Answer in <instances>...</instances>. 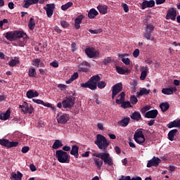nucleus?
Returning <instances> with one entry per match:
<instances>
[{
  "mask_svg": "<svg viewBox=\"0 0 180 180\" xmlns=\"http://www.w3.org/2000/svg\"><path fill=\"white\" fill-rule=\"evenodd\" d=\"M36 23L35 20L33 18H31L28 22V28L30 30H33L35 28Z\"/></svg>",
  "mask_w": 180,
  "mask_h": 180,
  "instance_id": "obj_37",
  "label": "nucleus"
},
{
  "mask_svg": "<svg viewBox=\"0 0 180 180\" xmlns=\"http://www.w3.org/2000/svg\"><path fill=\"white\" fill-rule=\"evenodd\" d=\"M77 50V44L75 42H72L71 44V51L72 52H75Z\"/></svg>",
  "mask_w": 180,
  "mask_h": 180,
  "instance_id": "obj_51",
  "label": "nucleus"
},
{
  "mask_svg": "<svg viewBox=\"0 0 180 180\" xmlns=\"http://www.w3.org/2000/svg\"><path fill=\"white\" fill-rule=\"evenodd\" d=\"M79 147L77 145H73L72 150H70V155H74L75 158H78L79 157Z\"/></svg>",
  "mask_w": 180,
  "mask_h": 180,
  "instance_id": "obj_25",
  "label": "nucleus"
},
{
  "mask_svg": "<svg viewBox=\"0 0 180 180\" xmlns=\"http://www.w3.org/2000/svg\"><path fill=\"white\" fill-rule=\"evenodd\" d=\"M170 105L169 103H162L160 104V108L162 112H165L169 108Z\"/></svg>",
  "mask_w": 180,
  "mask_h": 180,
  "instance_id": "obj_36",
  "label": "nucleus"
},
{
  "mask_svg": "<svg viewBox=\"0 0 180 180\" xmlns=\"http://www.w3.org/2000/svg\"><path fill=\"white\" fill-rule=\"evenodd\" d=\"M19 108L21 109L24 114H32L34 108L32 105H30L27 102H24L22 105H19Z\"/></svg>",
  "mask_w": 180,
  "mask_h": 180,
  "instance_id": "obj_10",
  "label": "nucleus"
},
{
  "mask_svg": "<svg viewBox=\"0 0 180 180\" xmlns=\"http://www.w3.org/2000/svg\"><path fill=\"white\" fill-rule=\"evenodd\" d=\"M48 0H25L22 7L27 9L30 6L33 4H37L38 2L39 4H44V2Z\"/></svg>",
  "mask_w": 180,
  "mask_h": 180,
  "instance_id": "obj_16",
  "label": "nucleus"
},
{
  "mask_svg": "<svg viewBox=\"0 0 180 180\" xmlns=\"http://www.w3.org/2000/svg\"><path fill=\"white\" fill-rule=\"evenodd\" d=\"M63 146V144L62 143L61 141L59 139L55 140L53 145L52 146V148L53 149H58Z\"/></svg>",
  "mask_w": 180,
  "mask_h": 180,
  "instance_id": "obj_34",
  "label": "nucleus"
},
{
  "mask_svg": "<svg viewBox=\"0 0 180 180\" xmlns=\"http://www.w3.org/2000/svg\"><path fill=\"white\" fill-rule=\"evenodd\" d=\"M98 15V13L96 11V9L95 8H91L89 10V13H88V17L90 19H94Z\"/></svg>",
  "mask_w": 180,
  "mask_h": 180,
  "instance_id": "obj_31",
  "label": "nucleus"
},
{
  "mask_svg": "<svg viewBox=\"0 0 180 180\" xmlns=\"http://www.w3.org/2000/svg\"><path fill=\"white\" fill-rule=\"evenodd\" d=\"M4 37L10 41L18 40L17 45L18 46L23 47L27 44V35L22 31H9L6 32Z\"/></svg>",
  "mask_w": 180,
  "mask_h": 180,
  "instance_id": "obj_1",
  "label": "nucleus"
},
{
  "mask_svg": "<svg viewBox=\"0 0 180 180\" xmlns=\"http://www.w3.org/2000/svg\"><path fill=\"white\" fill-rule=\"evenodd\" d=\"M11 109L7 110L5 112H3L2 120H7L11 117Z\"/></svg>",
  "mask_w": 180,
  "mask_h": 180,
  "instance_id": "obj_38",
  "label": "nucleus"
},
{
  "mask_svg": "<svg viewBox=\"0 0 180 180\" xmlns=\"http://www.w3.org/2000/svg\"><path fill=\"white\" fill-rule=\"evenodd\" d=\"M161 163V160L158 157L153 156V159L148 161L147 167L148 168H151V167H158Z\"/></svg>",
  "mask_w": 180,
  "mask_h": 180,
  "instance_id": "obj_18",
  "label": "nucleus"
},
{
  "mask_svg": "<svg viewBox=\"0 0 180 180\" xmlns=\"http://www.w3.org/2000/svg\"><path fill=\"white\" fill-rule=\"evenodd\" d=\"M30 170H31L32 172H35V171H37V167H36L35 165H33V164L30 165Z\"/></svg>",
  "mask_w": 180,
  "mask_h": 180,
  "instance_id": "obj_63",
  "label": "nucleus"
},
{
  "mask_svg": "<svg viewBox=\"0 0 180 180\" xmlns=\"http://www.w3.org/2000/svg\"><path fill=\"white\" fill-rule=\"evenodd\" d=\"M140 55V51L139 49H136L133 53L134 58H137Z\"/></svg>",
  "mask_w": 180,
  "mask_h": 180,
  "instance_id": "obj_52",
  "label": "nucleus"
},
{
  "mask_svg": "<svg viewBox=\"0 0 180 180\" xmlns=\"http://www.w3.org/2000/svg\"><path fill=\"white\" fill-rule=\"evenodd\" d=\"M55 157L60 163L69 164L70 162V155L63 150H57Z\"/></svg>",
  "mask_w": 180,
  "mask_h": 180,
  "instance_id": "obj_4",
  "label": "nucleus"
},
{
  "mask_svg": "<svg viewBox=\"0 0 180 180\" xmlns=\"http://www.w3.org/2000/svg\"><path fill=\"white\" fill-rule=\"evenodd\" d=\"M89 32H90L91 34H97L98 33H101L102 32V29H98V30H91V29H89Z\"/></svg>",
  "mask_w": 180,
  "mask_h": 180,
  "instance_id": "obj_47",
  "label": "nucleus"
},
{
  "mask_svg": "<svg viewBox=\"0 0 180 180\" xmlns=\"http://www.w3.org/2000/svg\"><path fill=\"white\" fill-rule=\"evenodd\" d=\"M176 15V10L174 8H170L167 12L166 20H169L170 19L171 20L175 21Z\"/></svg>",
  "mask_w": 180,
  "mask_h": 180,
  "instance_id": "obj_15",
  "label": "nucleus"
},
{
  "mask_svg": "<svg viewBox=\"0 0 180 180\" xmlns=\"http://www.w3.org/2000/svg\"><path fill=\"white\" fill-rule=\"evenodd\" d=\"M177 89L176 86L170 88H163L162 89V93L165 95H172L174 92H176Z\"/></svg>",
  "mask_w": 180,
  "mask_h": 180,
  "instance_id": "obj_21",
  "label": "nucleus"
},
{
  "mask_svg": "<svg viewBox=\"0 0 180 180\" xmlns=\"http://www.w3.org/2000/svg\"><path fill=\"white\" fill-rule=\"evenodd\" d=\"M56 119L59 124H65L70 120V115L60 113L57 115Z\"/></svg>",
  "mask_w": 180,
  "mask_h": 180,
  "instance_id": "obj_14",
  "label": "nucleus"
},
{
  "mask_svg": "<svg viewBox=\"0 0 180 180\" xmlns=\"http://www.w3.org/2000/svg\"><path fill=\"white\" fill-rule=\"evenodd\" d=\"M114 149L117 154H120L122 153V150L119 146H115Z\"/></svg>",
  "mask_w": 180,
  "mask_h": 180,
  "instance_id": "obj_62",
  "label": "nucleus"
},
{
  "mask_svg": "<svg viewBox=\"0 0 180 180\" xmlns=\"http://www.w3.org/2000/svg\"><path fill=\"white\" fill-rule=\"evenodd\" d=\"M29 150H30L29 146H23V148H22L21 151H22V153H27Z\"/></svg>",
  "mask_w": 180,
  "mask_h": 180,
  "instance_id": "obj_54",
  "label": "nucleus"
},
{
  "mask_svg": "<svg viewBox=\"0 0 180 180\" xmlns=\"http://www.w3.org/2000/svg\"><path fill=\"white\" fill-rule=\"evenodd\" d=\"M75 103V97L72 96V95H70L69 97L65 98L63 102V108H69L71 109Z\"/></svg>",
  "mask_w": 180,
  "mask_h": 180,
  "instance_id": "obj_7",
  "label": "nucleus"
},
{
  "mask_svg": "<svg viewBox=\"0 0 180 180\" xmlns=\"http://www.w3.org/2000/svg\"><path fill=\"white\" fill-rule=\"evenodd\" d=\"M32 65L37 68H39V63H41V60L39 58L34 59L32 60Z\"/></svg>",
  "mask_w": 180,
  "mask_h": 180,
  "instance_id": "obj_46",
  "label": "nucleus"
},
{
  "mask_svg": "<svg viewBox=\"0 0 180 180\" xmlns=\"http://www.w3.org/2000/svg\"><path fill=\"white\" fill-rule=\"evenodd\" d=\"M122 61L125 64V65H127V66H129V65H130V63H131V60H130V59L129 58H122Z\"/></svg>",
  "mask_w": 180,
  "mask_h": 180,
  "instance_id": "obj_50",
  "label": "nucleus"
},
{
  "mask_svg": "<svg viewBox=\"0 0 180 180\" xmlns=\"http://www.w3.org/2000/svg\"><path fill=\"white\" fill-rule=\"evenodd\" d=\"M55 8V4H46V7H44V10L46 11V15L49 18H51L53 15Z\"/></svg>",
  "mask_w": 180,
  "mask_h": 180,
  "instance_id": "obj_17",
  "label": "nucleus"
},
{
  "mask_svg": "<svg viewBox=\"0 0 180 180\" xmlns=\"http://www.w3.org/2000/svg\"><path fill=\"white\" fill-rule=\"evenodd\" d=\"M119 180H132V179H131L130 176H122V177Z\"/></svg>",
  "mask_w": 180,
  "mask_h": 180,
  "instance_id": "obj_61",
  "label": "nucleus"
},
{
  "mask_svg": "<svg viewBox=\"0 0 180 180\" xmlns=\"http://www.w3.org/2000/svg\"><path fill=\"white\" fill-rule=\"evenodd\" d=\"M130 120L129 117H124L122 120L118 122V124L122 127H127L129 124Z\"/></svg>",
  "mask_w": 180,
  "mask_h": 180,
  "instance_id": "obj_29",
  "label": "nucleus"
},
{
  "mask_svg": "<svg viewBox=\"0 0 180 180\" xmlns=\"http://www.w3.org/2000/svg\"><path fill=\"white\" fill-rule=\"evenodd\" d=\"M116 72L120 75H125L126 73H129L130 70L129 69H123L120 66H116Z\"/></svg>",
  "mask_w": 180,
  "mask_h": 180,
  "instance_id": "obj_33",
  "label": "nucleus"
},
{
  "mask_svg": "<svg viewBox=\"0 0 180 180\" xmlns=\"http://www.w3.org/2000/svg\"><path fill=\"white\" fill-rule=\"evenodd\" d=\"M71 150V147L69 146H64L63 148V151L64 152H69Z\"/></svg>",
  "mask_w": 180,
  "mask_h": 180,
  "instance_id": "obj_58",
  "label": "nucleus"
},
{
  "mask_svg": "<svg viewBox=\"0 0 180 180\" xmlns=\"http://www.w3.org/2000/svg\"><path fill=\"white\" fill-rule=\"evenodd\" d=\"M172 127H180V120H174L167 124L168 129H172Z\"/></svg>",
  "mask_w": 180,
  "mask_h": 180,
  "instance_id": "obj_30",
  "label": "nucleus"
},
{
  "mask_svg": "<svg viewBox=\"0 0 180 180\" xmlns=\"http://www.w3.org/2000/svg\"><path fill=\"white\" fill-rule=\"evenodd\" d=\"M130 117L131 120L139 121L141 119V115L139 111H134Z\"/></svg>",
  "mask_w": 180,
  "mask_h": 180,
  "instance_id": "obj_32",
  "label": "nucleus"
},
{
  "mask_svg": "<svg viewBox=\"0 0 180 180\" xmlns=\"http://www.w3.org/2000/svg\"><path fill=\"white\" fill-rule=\"evenodd\" d=\"M26 96L28 98H32L39 96V94L34 89H30L27 93Z\"/></svg>",
  "mask_w": 180,
  "mask_h": 180,
  "instance_id": "obj_26",
  "label": "nucleus"
},
{
  "mask_svg": "<svg viewBox=\"0 0 180 180\" xmlns=\"http://www.w3.org/2000/svg\"><path fill=\"white\" fill-rule=\"evenodd\" d=\"M85 54L89 58H96L99 55V53L96 51V49L93 47L86 48L84 50Z\"/></svg>",
  "mask_w": 180,
  "mask_h": 180,
  "instance_id": "obj_13",
  "label": "nucleus"
},
{
  "mask_svg": "<svg viewBox=\"0 0 180 180\" xmlns=\"http://www.w3.org/2000/svg\"><path fill=\"white\" fill-rule=\"evenodd\" d=\"M93 157H96L103 160V163L110 167L114 165V162L112 157L107 151L103 152L101 153H93Z\"/></svg>",
  "mask_w": 180,
  "mask_h": 180,
  "instance_id": "obj_5",
  "label": "nucleus"
},
{
  "mask_svg": "<svg viewBox=\"0 0 180 180\" xmlns=\"http://www.w3.org/2000/svg\"><path fill=\"white\" fill-rule=\"evenodd\" d=\"M147 72H148V68L146 67L145 68V70L141 72V77H140V79L141 80H145L146 79V78L147 77Z\"/></svg>",
  "mask_w": 180,
  "mask_h": 180,
  "instance_id": "obj_42",
  "label": "nucleus"
},
{
  "mask_svg": "<svg viewBox=\"0 0 180 180\" xmlns=\"http://www.w3.org/2000/svg\"><path fill=\"white\" fill-rule=\"evenodd\" d=\"M177 132H178V129H171L170 131H169L168 133V139L170 141H174V138Z\"/></svg>",
  "mask_w": 180,
  "mask_h": 180,
  "instance_id": "obj_28",
  "label": "nucleus"
},
{
  "mask_svg": "<svg viewBox=\"0 0 180 180\" xmlns=\"http://www.w3.org/2000/svg\"><path fill=\"white\" fill-rule=\"evenodd\" d=\"M150 93V89H147L146 88H143L140 89L139 92L136 93V96L138 98L144 96V95H149Z\"/></svg>",
  "mask_w": 180,
  "mask_h": 180,
  "instance_id": "obj_27",
  "label": "nucleus"
},
{
  "mask_svg": "<svg viewBox=\"0 0 180 180\" xmlns=\"http://www.w3.org/2000/svg\"><path fill=\"white\" fill-rule=\"evenodd\" d=\"M158 115V111L157 110H151L146 112L145 117L148 119H155L157 117Z\"/></svg>",
  "mask_w": 180,
  "mask_h": 180,
  "instance_id": "obj_19",
  "label": "nucleus"
},
{
  "mask_svg": "<svg viewBox=\"0 0 180 180\" xmlns=\"http://www.w3.org/2000/svg\"><path fill=\"white\" fill-rule=\"evenodd\" d=\"M42 105H44V107H47V108H51L53 112H56V109L55 108V107L53 106V105H52L51 103H44H44H43Z\"/></svg>",
  "mask_w": 180,
  "mask_h": 180,
  "instance_id": "obj_45",
  "label": "nucleus"
},
{
  "mask_svg": "<svg viewBox=\"0 0 180 180\" xmlns=\"http://www.w3.org/2000/svg\"><path fill=\"white\" fill-rule=\"evenodd\" d=\"M89 63L87 62H82V63H79L78 65V72H88Z\"/></svg>",
  "mask_w": 180,
  "mask_h": 180,
  "instance_id": "obj_22",
  "label": "nucleus"
},
{
  "mask_svg": "<svg viewBox=\"0 0 180 180\" xmlns=\"http://www.w3.org/2000/svg\"><path fill=\"white\" fill-rule=\"evenodd\" d=\"M146 28L143 33V37L147 40L151 39V33L153 32L155 27L151 24L146 25Z\"/></svg>",
  "mask_w": 180,
  "mask_h": 180,
  "instance_id": "obj_11",
  "label": "nucleus"
},
{
  "mask_svg": "<svg viewBox=\"0 0 180 180\" xmlns=\"http://www.w3.org/2000/svg\"><path fill=\"white\" fill-rule=\"evenodd\" d=\"M50 65L53 67L54 68H57L58 67V63L57 62V60H53V63H50Z\"/></svg>",
  "mask_w": 180,
  "mask_h": 180,
  "instance_id": "obj_57",
  "label": "nucleus"
},
{
  "mask_svg": "<svg viewBox=\"0 0 180 180\" xmlns=\"http://www.w3.org/2000/svg\"><path fill=\"white\" fill-rule=\"evenodd\" d=\"M134 139L139 144H143L146 141V138L142 131H136L134 134Z\"/></svg>",
  "mask_w": 180,
  "mask_h": 180,
  "instance_id": "obj_8",
  "label": "nucleus"
},
{
  "mask_svg": "<svg viewBox=\"0 0 180 180\" xmlns=\"http://www.w3.org/2000/svg\"><path fill=\"white\" fill-rule=\"evenodd\" d=\"M19 63V60L17 59H13L10 61V63H8V65L10 67H15L17 65V64Z\"/></svg>",
  "mask_w": 180,
  "mask_h": 180,
  "instance_id": "obj_43",
  "label": "nucleus"
},
{
  "mask_svg": "<svg viewBox=\"0 0 180 180\" xmlns=\"http://www.w3.org/2000/svg\"><path fill=\"white\" fill-rule=\"evenodd\" d=\"M97 9L98 10L99 13H101V15H106L108 7L105 4H98Z\"/></svg>",
  "mask_w": 180,
  "mask_h": 180,
  "instance_id": "obj_24",
  "label": "nucleus"
},
{
  "mask_svg": "<svg viewBox=\"0 0 180 180\" xmlns=\"http://www.w3.org/2000/svg\"><path fill=\"white\" fill-rule=\"evenodd\" d=\"M94 143L99 149L103 150L105 152H106L108 147L110 146V142H108L106 138L100 134L96 135V140Z\"/></svg>",
  "mask_w": 180,
  "mask_h": 180,
  "instance_id": "obj_3",
  "label": "nucleus"
},
{
  "mask_svg": "<svg viewBox=\"0 0 180 180\" xmlns=\"http://www.w3.org/2000/svg\"><path fill=\"white\" fill-rule=\"evenodd\" d=\"M84 18V15H79L78 17H77L75 19V22L77 24H82V20Z\"/></svg>",
  "mask_w": 180,
  "mask_h": 180,
  "instance_id": "obj_41",
  "label": "nucleus"
},
{
  "mask_svg": "<svg viewBox=\"0 0 180 180\" xmlns=\"http://www.w3.org/2000/svg\"><path fill=\"white\" fill-rule=\"evenodd\" d=\"M122 8H124V11L125 13H128V12H129V6H127V4H122Z\"/></svg>",
  "mask_w": 180,
  "mask_h": 180,
  "instance_id": "obj_53",
  "label": "nucleus"
},
{
  "mask_svg": "<svg viewBox=\"0 0 180 180\" xmlns=\"http://www.w3.org/2000/svg\"><path fill=\"white\" fill-rule=\"evenodd\" d=\"M32 101L34 103H37V104H42V105H43V103H44V101H42L41 99H32Z\"/></svg>",
  "mask_w": 180,
  "mask_h": 180,
  "instance_id": "obj_59",
  "label": "nucleus"
},
{
  "mask_svg": "<svg viewBox=\"0 0 180 180\" xmlns=\"http://www.w3.org/2000/svg\"><path fill=\"white\" fill-rule=\"evenodd\" d=\"M94 165L97 167V169L101 170L103 165V160L101 158H94Z\"/></svg>",
  "mask_w": 180,
  "mask_h": 180,
  "instance_id": "obj_23",
  "label": "nucleus"
},
{
  "mask_svg": "<svg viewBox=\"0 0 180 180\" xmlns=\"http://www.w3.org/2000/svg\"><path fill=\"white\" fill-rule=\"evenodd\" d=\"M150 106H144V108H143L141 110V112L143 114V113L147 112V111H148V110H150Z\"/></svg>",
  "mask_w": 180,
  "mask_h": 180,
  "instance_id": "obj_56",
  "label": "nucleus"
},
{
  "mask_svg": "<svg viewBox=\"0 0 180 180\" xmlns=\"http://www.w3.org/2000/svg\"><path fill=\"white\" fill-rule=\"evenodd\" d=\"M125 96H126L125 92H121V93L118 95V97H120V99H116V100H115V103H116L117 104H121V107H122V108H131L132 105H131V103L129 102V101H124V100H125Z\"/></svg>",
  "mask_w": 180,
  "mask_h": 180,
  "instance_id": "obj_6",
  "label": "nucleus"
},
{
  "mask_svg": "<svg viewBox=\"0 0 180 180\" xmlns=\"http://www.w3.org/2000/svg\"><path fill=\"white\" fill-rule=\"evenodd\" d=\"M60 25L63 28H67V27H70V24L65 20H61Z\"/></svg>",
  "mask_w": 180,
  "mask_h": 180,
  "instance_id": "obj_49",
  "label": "nucleus"
},
{
  "mask_svg": "<svg viewBox=\"0 0 180 180\" xmlns=\"http://www.w3.org/2000/svg\"><path fill=\"white\" fill-rule=\"evenodd\" d=\"M155 2L153 0L150 1H143V2L141 4V8L143 10L146 9V8H151L155 6Z\"/></svg>",
  "mask_w": 180,
  "mask_h": 180,
  "instance_id": "obj_20",
  "label": "nucleus"
},
{
  "mask_svg": "<svg viewBox=\"0 0 180 180\" xmlns=\"http://www.w3.org/2000/svg\"><path fill=\"white\" fill-rule=\"evenodd\" d=\"M101 81V77L98 75H94L85 83H81L80 86L84 89H89L91 90H96L97 86L99 89H105L106 86V82Z\"/></svg>",
  "mask_w": 180,
  "mask_h": 180,
  "instance_id": "obj_2",
  "label": "nucleus"
},
{
  "mask_svg": "<svg viewBox=\"0 0 180 180\" xmlns=\"http://www.w3.org/2000/svg\"><path fill=\"white\" fill-rule=\"evenodd\" d=\"M155 120H150L148 122V125L149 127L153 126L155 124Z\"/></svg>",
  "mask_w": 180,
  "mask_h": 180,
  "instance_id": "obj_64",
  "label": "nucleus"
},
{
  "mask_svg": "<svg viewBox=\"0 0 180 180\" xmlns=\"http://www.w3.org/2000/svg\"><path fill=\"white\" fill-rule=\"evenodd\" d=\"M78 77H79V75H78L77 72H75L72 75V77H71V80H72V81H74V80L77 79L78 78Z\"/></svg>",
  "mask_w": 180,
  "mask_h": 180,
  "instance_id": "obj_55",
  "label": "nucleus"
},
{
  "mask_svg": "<svg viewBox=\"0 0 180 180\" xmlns=\"http://www.w3.org/2000/svg\"><path fill=\"white\" fill-rule=\"evenodd\" d=\"M73 5V3L72 1H69L65 4H63L61 6V10L63 11H67L68 9H69L70 7H71Z\"/></svg>",
  "mask_w": 180,
  "mask_h": 180,
  "instance_id": "obj_40",
  "label": "nucleus"
},
{
  "mask_svg": "<svg viewBox=\"0 0 180 180\" xmlns=\"http://www.w3.org/2000/svg\"><path fill=\"white\" fill-rule=\"evenodd\" d=\"M37 73L36 71V69L32 68V66H31V68L28 70V77H37Z\"/></svg>",
  "mask_w": 180,
  "mask_h": 180,
  "instance_id": "obj_35",
  "label": "nucleus"
},
{
  "mask_svg": "<svg viewBox=\"0 0 180 180\" xmlns=\"http://www.w3.org/2000/svg\"><path fill=\"white\" fill-rule=\"evenodd\" d=\"M123 87L122 82L117 83L112 87V98L114 100L115 96L122 91Z\"/></svg>",
  "mask_w": 180,
  "mask_h": 180,
  "instance_id": "obj_12",
  "label": "nucleus"
},
{
  "mask_svg": "<svg viewBox=\"0 0 180 180\" xmlns=\"http://www.w3.org/2000/svg\"><path fill=\"white\" fill-rule=\"evenodd\" d=\"M11 176H12L13 179L15 180H22V174L21 172H20L19 171H18L17 174L13 173L11 174Z\"/></svg>",
  "mask_w": 180,
  "mask_h": 180,
  "instance_id": "obj_39",
  "label": "nucleus"
},
{
  "mask_svg": "<svg viewBox=\"0 0 180 180\" xmlns=\"http://www.w3.org/2000/svg\"><path fill=\"white\" fill-rule=\"evenodd\" d=\"M0 145L11 148L13 147H17L18 146V142H14L13 141L11 142L8 139H0Z\"/></svg>",
  "mask_w": 180,
  "mask_h": 180,
  "instance_id": "obj_9",
  "label": "nucleus"
},
{
  "mask_svg": "<svg viewBox=\"0 0 180 180\" xmlns=\"http://www.w3.org/2000/svg\"><path fill=\"white\" fill-rule=\"evenodd\" d=\"M39 74H41V75H45L47 73V70L40 68V69H39Z\"/></svg>",
  "mask_w": 180,
  "mask_h": 180,
  "instance_id": "obj_60",
  "label": "nucleus"
},
{
  "mask_svg": "<svg viewBox=\"0 0 180 180\" xmlns=\"http://www.w3.org/2000/svg\"><path fill=\"white\" fill-rule=\"evenodd\" d=\"M130 102L134 105L138 103V99L135 95H131L130 97Z\"/></svg>",
  "mask_w": 180,
  "mask_h": 180,
  "instance_id": "obj_44",
  "label": "nucleus"
},
{
  "mask_svg": "<svg viewBox=\"0 0 180 180\" xmlns=\"http://www.w3.org/2000/svg\"><path fill=\"white\" fill-rule=\"evenodd\" d=\"M112 62V58L111 57H108V58H105L103 60L104 65H107V64L110 63Z\"/></svg>",
  "mask_w": 180,
  "mask_h": 180,
  "instance_id": "obj_48",
  "label": "nucleus"
}]
</instances>
